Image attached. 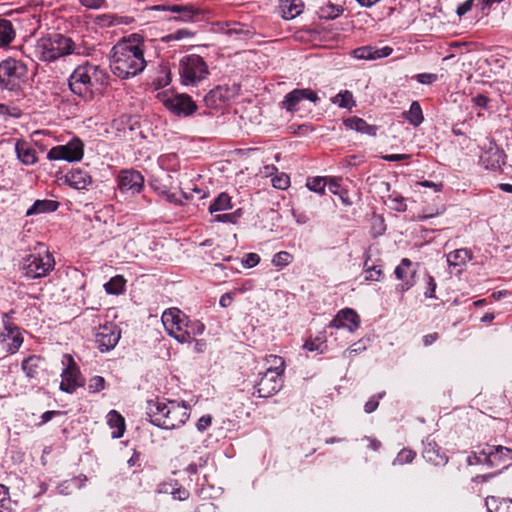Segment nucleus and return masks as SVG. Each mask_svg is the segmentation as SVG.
I'll use <instances>...</instances> for the list:
<instances>
[{
    "label": "nucleus",
    "mask_w": 512,
    "mask_h": 512,
    "mask_svg": "<svg viewBox=\"0 0 512 512\" xmlns=\"http://www.w3.org/2000/svg\"><path fill=\"white\" fill-rule=\"evenodd\" d=\"M260 262V256L257 253H247L243 256L241 263L245 268H253Z\"/></svg>",
    "instance_id": "obj_54"
},
{
    "label": "nucleus",
    "mask_w": 512,
    "mask_h": 512,
    "mask_svg": "<svg viewBox=\"0 0 512 512\" xmlns=\"http://www.w3.org/2000/svg\"><path fill=\"white\" fill-rule=\"evenodd\" d=\"M218 32L226 34L230 39L235 41H245L250 39L254 31L249 25L239 22L219 21L215 23Z\"/></svg>",
    "instance_id": "obj_17"
},
{
    "label": "nucleus",
    "mask_w": 512,
    "mask_h": 512,
    "mask_svg": "<svg viewBox=\"0 0 512 512\" xmlns=\"http://www.w3.org/2000/svg\"><path fill=\"white\" fill-rule=\"evenodd\" d=\"M65 366L61 372L60 390L66 393H73L77 388L83 386L84 380L81 377L79 367L75 363L73 357L65 354L62 359Z\"/></svg>",
    "instance_id": "obj_14"
},
{
    "label": "nucleus",
    "mask_w": 512,
    "mask_h": 512,
    "mask_svg": "<svg viewBox=\"0 0 512 512\" xmlns=\"http://www.w3.org/2000/svg\"><path fill=\"white\" fill-rule=\"evenodd\" d=\"M416 456V453L411 450L404 448L402 449L396 456V458L393 461V465H403L407 463H411Z\"/></svg>",
    "instance_id": "obj_48"
},
{
    "label": "nucleus",
    "mask_w": 512,
    "mask_h": 512,
    "mask_svg": "<svg viewBox=\"0 0 512 512\" xmlns=\"http://www.w3.org/2000/svg\"><path fill=\"white\" fill-rule=\"evenodd\" d=\"M393 49L389 46L381 48L372 46H362L354 49L352 55L356 59L360 60H377L388 57L392 54Z\"/></svg>",
    "instance_id": "obj_24"
},
{
    "label": "nucleus",
    "mask_w": 512,
    "mask_h": 512,
    "mask_svg": "<svg viewBox=\"0 0 512 512\" xmlns=\"http://www.w3.org/2000/svg\"><path fill=\"white\" fill-rule=\"evenodd\" d=\"M160 69H161V75L158 76L157 78H155L153 81L156 88L165 87L171 81L170 70H169L168 66L161 65Z\"/></svg>",
    "instance_id": "obj_50"
},
{
    "label": "nucleus",
    "mask_w": 512,
    "mask_h": 512,
    "mask_svg": "<svg viewBox=\"0 0 512 512\" xmlns=\"http://www.w3.org/2000/svg\"><path fill=\"white\" fill-rule=\"evenodd\" d=\"M54 267L55 259L44 247L27 255L21 265L23 273L30 279L46 277Z\"/></svg>",
    "instance_id": "obj_8"
},
{
    "label": "nucleus",
    "mask_w": 512,
    "mask_h": 512,
    "mask_svg": "<svg viewBox=\"0 0 512 512\" xmlns=\"http://www.w3.org/2000/svg\"><path fill=\"white\" fill-rule=\"evenodd\" d=\"M415 79L420 84H432L437 81L438 76L434 73H420L415 76Z\"/></svg>",
    "instance_id": "obj_58"
},
{
    "label": "nucleus",
    "mask_w": 512,
    "mask_h": 512,
    "mask_svg": "<svg viewBox=\"0 0 512 512\" xmlns=\"http://www.w3.org/2000/svg\"><path fill=\"white\" fill-rule=\"evenodd\" d=\"M385 203L390 209L397 212H404L407 209L405 199L397 192L390 194Z\"/></svg>",
    "instance_id": "obj_42"
},
{
    "label": "nucleus",
    "mask_w": 512,
    "mask_h": 512,
    "mask_svg": "<svg viewBox=\"0 0 512 512\" xmlns=\"http://www.w3.org/2000/svg\"><path fill=\"white\" fill-rule=\"evenodd\" d=\"M403 117L414 127L419 126L424 121L422 108L418 101H413L408 111L403 112Z\"/></svg>",
    "instance_id": "obj_33"
},
{
    "label": "nucleus",
    "mask_w": 512,
    "mask_h": 512,
    "mask_svg": "<svg viewBox=\"0 0 512 512\" xmlns=\"http://www.w3.org/2000/svg\"><path fill=\"white\" fill-rule=\"evenodd\" d=\"M474 1L475 0H466L462 4L458 5V7L456 9V14L459 17H462V16L466 15L468 12L471 11V9H472V7L474 5Z\"/></svg>",
    "instance_id": "obj_59"
},
{
    "label": "nucleus",
    "mask_w": 512,
    "mask_h": 512,
    "mask_svg": "<svg viewBox=\"0 0 512 512\" xmlns=\"http://www.w3.org/2000/svg\"><path fill=\"white\" fill-rule=\"evenodd\" d=\"M480 163L485 169L499 170L505 163V154L494 141H491L481 153Z\"/></svg>",
    "instance_id": "obj_19"
},
{
    "label": "nucleus",
    "mask_w": 512,
    "mask_h": 512,
    "mask_svg": "<svg viewBox=\"0 0 512 512\" xmlns=\"http://www.w3.org/2000/svg\"><path fill=\"white\" fill-rule=\"evenodd\" d=\"M106 418L109 427L113 429L112 438H121L125 431V420L123 416L116 410H111L108 412Z\"/></svg>",
    "instance_id": "obj_27"
},
{
    "label": "nucleus",
    "mask_w": 512,
    "mask_h": 512,
    "mask_svg": "<svg viewBox=\"0 0 512 512\" xmlns=\"http://www.w3.org/2000/svg\"><path fill=\"white\" fill-rule=\"evenodd\" d=\"M346 128L354 130L358 133L365 134L371 137L376 136L378 132V126L367 123L364 119L353 116L343 121Z\"/></svg>",
    "instance_id": "obj_26"
},
{
    "label": "nucleus",
    "mask_w": 512,
    "mask_h": 512,
    "mask_svg": "<svg viewBox=\"0 0 512 512\" xmlns=\"http://www.w3.org/2000/svg\"><path fill=\"white\" fill-rule=\"evenodd\" d=\"M117 185L122 193H139L144 186L143 175L134 169L121 170L117 175Z\"/></svg>",
    "instance_id": "obj_16"
},
{
    "label": "nucleus",
    "mask_w": 512,
    "mask_h": 512,
    "mask_svg": "<svg viewBox=\"0 0 512 512\" xmlns=\"http://www.w3.org/2000/svg\"><path fill=\"white\" fill-rule=\"evenodd\" d=\"M292 261L293 255L287 251L277 252L272 258L273 266L279 270L291 264Z\"/></svg>",
    "instance_id": "obj_45"
},
{
    "label": "nucleus",
    "mask_w": 512,
    "mask_h": 512,
    "mask_svg": "<svg viewBox=\"0 0 512 512\" xmlns=\"http://www.w3.org/2000/svg\"><path fill=\"white\" fill-rule=\"evenodd\" d=\"M158 165L162 170L176 172L180 168L178 155L175 153L163 154L158 158Z\"/></svg>",
    "instance_id": "obj_36"
},
{
    "label": "nucleus",
    "mask_w": 512,
    "mask_h": 512,
    "mask_svg": "<svg viewBox=\"0 0 512 512\" xmlns=\"http://www.w3.org/2000/svg\"><path fill=\"white\" fill-rule=\"evenodd\" d=\"M232 208L231 197L229 194L222 192L209 206V212L211 214L220 211H226Z\"/></svg>",
    "instance_id": "obj_38"
},
{
    "label": "nucleus",
    "mask_w": 512,
    "mask_h": 512,
    "mask_svg": "<svg viewBox=\"0 0 512 512\" xmlns=\"http://www.w3.org/2000/svg\"><path fill=\"white\" fill-rule=\"evenodd\" d=\"M395 277L401 281L396 287L397 291L405 292L415 285V271L412 270V262L408 258H403L400 264L395 268Z\"/></svg>",
    "instance_id": "obj_21"
},
{
    "label": "nucleus",
    "mask_w": 512,
    "mask_h": 512,
    "mask_svg": "<svg viewBox=\"0 0 512 512\" xmlns=\"http://www.w3.org/2000/svg\"><path fill=\"white\" fill-rule=\"evenodd\" d=\"M60 414H61L60 411H54V410L44 412L40 416V422L37 424V426H42V425L48 423L49 421H51L53 419V417L60 415Z\"/></svg>",
    "instance_id": "obj_61"
},
{
    "label": "nucleus",
    "mask_w": 512,
    "mask_h": 512,
    "mask_svg": "<svg viewBox=\"0 0 512 512\" xmlns=\"http://www.w3.org/2000/svg\"><path fill=\"white\" fill-rule=\"evenodd\" d=\"M212 424V416L209 415V414H206V415H203L201 416L197 423H196V429L203 433L204 431H206Z\"/></svg>",
    "instance_id": "obj_57"
},
{
    "label": "nucleus",
    "mask_w": 512,
    "mask_h": 512,
    "mask_svg": "<svg viewBox=\"0 0 512 512\" xmlns=\"http://www.w3.org/2000/svg\"><path fill=\"white\" fill-rule=\"evenodd\" d=\"M105 379L102 376H93L88 382V391L98 393L105 388Z\"/></svg>",
    "instance_id": "obj_52"
},
{
    "label": "nucleus",
    "mask_w": 512,
    "mask_h": 512,
    "mask_svg": "<svg viewBox=\"0 0 512 512\" xmlns=\"http://www.w3.org/2000/svg\"><path fill=\"white\" fill-rule=\"evenodd\" d=\"M205 331V325L199 320H190L186 316V327L184 332L188 334V343L195 340L196 336L202 335Z\"/></svg>",
    "instance_id": "obj_41"
},
{
    "label": "nucleus",
    "mask_w": 512,
    "mask_h": 512,
    "mask_svg": "<svg viewBox=\"0 0 512 512\" xmlns=\"http://www.w3.org/2000/svg\"><path fill=\"white\" fill-rule=\"evenodd\" d=\"M161 320L168 335L179 343H188V334L184 332L186 315L182 311L170 308L163 312Z\"/></svg>",
    "instance_id": "obj_11"
},
{
    "label": "nucleus",
    "mask_w": 512,
    "mask_h": 512,
    "mask_svg": "<svg viewBox=\"0 0 512 512\" xmlns=\"http://www.w3.org/2000/svg\"><path fill=\"white\" fill-rule=\"evenodd\" d=\"M327 186V181L324 177H313L309 178L306 183V187L315 193L323 195L325 193V187Z\"/></svg>",
    "instance_id": "obj_47"
},
{
    "label": "nucleus",
    "mask_w": 512,
    "mask_h": 512,
    "mask_svg": "<svg viewBox=\"0 0 512 512\" xmlns=\"http://www.w3.org/2000/svg\"><path fill=\"white\" fill-rule=\"evenodd\" d=\"M75 43L62 34H52L37 40L34 53L39 60L52 62L74 52Z\"/></svg>",
    "instance_id": "obj_5"
},
{
    "label": "nucleus",
    "mask_w": 512,
    "mask_h": 512,
    "mask_svg": "<svg viewBox=\"0 0 512 512\" xmlns=\"http://www.w3.org/2000/svg\"><path fill=\"white\" fill-rule=\"evenodd\" d=\"M333 103L338 105L340 108L350 109L355 106L353 95L350 91L345 90L339 92L333 99Z\"/></svg>",
    "instance_id": "obj_43"
},
{
    "label": "nucleus",
    "mask_w": 512,
    "mask_h": 512,
    "mask_svg": "<svg viewBox=\"0 0 512 512\" xmlns=\"http://www.w3.org/2000/svg\"><path fill=\"white\" fill-rule=\"evenodd\" d=\"M15 153L17 159L23 165L31 166L37 163L38 161L35 149L32 148L31 145L24 140H18L15 143Z\"/></svg>",
    "instance_id": "obj_25"
},
{
    "label": "nucleus",
    "mask_w": 512,
    "mask_h": 512,
    "mask_svg": "<svg viewBox=\"0 0 512 512\" xmlns=\"http://www.w3.org/2000/svg\"><path fill=\"white\" fill-rule=\"evenodd\" d=\"M79 2L85 8L93 10L100 9L105 4V0H79Z\"/></svg>",
    "instance_id": "obj_60"
},
{
    "label": "nucleus",
    "mask_w": 512,
    "mask_h": 512,
    "mask_svg": "<svg viewBox=\"0 0 512 512\" xmlns=\"http://www.w3.org/2000/svg\"><path fill=\"white\" fill-rule=\"evenodd\" d=\"M467 462L469 465H485L500 472L512 465V450L500 445L486 444L469 455Z\"/></svg>",
    "instance_id": "obj_6"
},
{
    "label": "nucleus",
    "mask_w": 512,
    "mask_h": 512,
    "mask_svg": "<svg viewBox=\"0 0 512 512\" xmlns=\"http://www.w3.org/2000/svg\"><path fill=\"white\" fill-rule=\"evenodd\" d=\"M385 392L379 393L377 395L372 396L364 405V410L366 413L374 412L379 405V399L384 396Z\"/></svg>",
    "instance_id": "obj_55"
},
{
    "label": "nucleus",
    "mask_w": 512,
    "mask_h": 512,
    "mask_svg": "<svg viewBox=\"0 0 512 512\" xmlns=\"http://www.w3.org/2000/svg\"><path fill=\"white\" fill-rule=\"evenodd\" d=\"M194 37V33L188 29H179L176 30L169 35L165 36L163 38V41L169 42V41H178L185 38H192Z\"/></svg>",
    "instance_id": "obj_51"
},
{
    "label": "nucleus",
    "mask_w": 512,
    "mask_h": 512,
    "mask_svg": "<svg viewBox=\"0 0 512 512\" xmlns=\"http://www.w3.org/2000/svg\"><path fill=\"white\" fill-rule=\"evenodd\" d=\"M84 155V143L78 137H73L67 144L52 147L47 153L50 161L78 162Z\"/></svg>",
    "instance_id": "obj_12"
},
{
    "label": "nucleus",
    "mask_w": 512,
    "mask_h": 512,
    "mask_svg": "<svg viewBox=\"0 0 512 512\" xmlns=\"http://www.w3.org/2000/svg\"><path fill=\"white\" fill-rule=\"evenodd\" d=\"M472 102L474 106L486 109L489 103V98L486 97L485 95L479 94L472 98Z\"/></svg>",
    "instance_id": "obj_62"
},
{
    "label": "nucleus",
    "mask_w": 512,
    "mask_h": 512,
    "mask_svg": "<svg viewBox=\"0 0 512 512\" xmlns=\"http://www.w3.org/2000/svg\"><path fill=\"white\" fill-rule=\"evenodd\" d=\"M64 182L71 188L83 190L92 184V177L85 169L75 168L64 175Z\"/></svg>",
    "instance_id": "obj_22"
},
{
    "label": "nucleus",
    "mask_w": 512,
    "mask_h": 512,
    "mask_svg": "<svg viewBox=\"0 0 512 512\" xmlns=\"http://www.w3.org/2000/svg\"><path fill=\"white\" fill-rule=\"evenodd\" d=\"M146 415L151 424L173 430L183 426L190 418V406L183 400L155 398L146 402Z\"/></svg>",
    "instance_id": "obj_2"
},
{
    "label": "nucleus",
    "mask_w": 512,
    "mask_h": 512,
    "mask_svg": "<svg viewBox=\"0 0 512 512\" xmlns=\"http://www.w3.org/2000/svg\"><path fill=\"white\" fill-rule=\"evenodd\" d=\"M272 186L279 190H286L290 186V177L284 173H277L274 177L271 179Z\"/></svg>",
    "instance_id": "obj_49"
},
{
    "label": "nucleus",
    "mask_w": 512,
    "mask_h": 512,
    "mask_svg": "<svg viewBox=\"0 0 512 512\" xmlns=\"http://www.w3.org/2000/svg\"><path fill=\"white\" fill-rule=\"evenodd\" d=\"M125 287L126 279L122 275H116L104 284V290L109 295L123 294Z\"/></svg>",
    "instance_id": "obj_34"
},
{
    "label": "nucleus",
    "mask_w": 512,
    "mask_h": 512,
    "mask_svg": "<svg viewBox=\"0 0 512 512\" xmlns=\"http://www.w3.org/2000/svg\"><path fill=\"white\" fill-rule=\"evenodd\" d=\"M383 276V271L380 265H372L365 273L366 281H379Z\"/></svg>",
    "instance_id": "obj_53"
},
{
    "label": "nucleus",
    "mask_w": 512,
    "mask_h": 512,
    "mask_svg": "<svg viewBox=\"0 0 512 512\" xmlns=\"http://www.w3.org/2000/svg\"><path fill=\"white\" fill-rule=\"evenodd\" d=\"M488 512H512V499L489 496L485 500Z\"/></svg>",
    "instance_id": "obj_30"
},
{
    "label": "nucleus",
    "mask_w": 512,
    "mask_h": 512,
    "mask_svg": "<svg viewBox=\"0 0 512 512\" xmlns=\"http://www.w3.org/2000/svg\"><path fill=\"white\" fill-rule=\"evenodd\" d=\"M282 17L291 20L300 15L303 11L301 0H285L281 4Z\"/></svg>",
    "instance_id": "obj_32"
},
{
    "label": "nucleus",
    "mask_w": 512,
    "mask_h": 512,
    "mask_svg": "<svg viewBox=\"0 0 512 512\" xmlns=\"http://www.w3.org/2000/svg\"><path fill=\"white\" fill-rule=\"evenodd\" d=\"M423 445V457L426 461L434 465H444L447 463L448 457L431 437H427L423 441Z\"/></svg>",
    "instance_id": "obj_23"
},
{
    "label": "nucleus",
    "mask_w": 512,
    "mask_h": 512,
    "mask_svg": "<svg viewBox=\"0 0 512 512\" xmlns=\"http://www.w3.org/2000/svg\"><path fill=\"white\" fill-rule=\"evenodd\" d=\"M302 100H309L310 102L316 103L319 101V97L317 93L311 89H294L284 97L282 106L287 111L294 112L297 110V106Z\"/></svg>",
    "instance_id": "obj_20"
},
{
    "label": "nucleus",
    "mask_w": 512,
    "mask_h": 512,
    "mask_svg": "<svg viewBox=\"0 0 512 512\" xmlns=\"http://www.w3.org/2000/svg\"><path fill=\"white\" fill-rule=\"evenodd\" d=\"M343 13V8L340 5L328 2L322 5L318 10V15L321 19L333 20Z\"/></svg>",
    "instance_id": "obj_39"
},
{
    "label": "nucleus",
    "mask_w": 512,
    "mask_h": 512,
    "mask_svg": "<svg viewBox=\"0 0 512 512\" xmlns=\"http://www.w3.org/2000/svg\"><path fill=\"white\" fill-rule=\"evenodd\" d=\"M144 48L143 38L138 34L119 40L111 50L112 73L120 79H129L143 72L147 66Z\"/></svg>",
    "instance_id": "obj_1"
},
{
    "label": "nucleus",
    "mask_w": 512,
    "mask_h": 512,
    "mask_svg": "<svg viewBox=\"0 0 512 512\" xmlns=\"http://www.w3.org/2000/svg\"><path fill=\"white\" fill-rule=\"evenodd\" d=\"M2 323L4 329L0 332V349L6 354H14L22 346L23 336L7 314H3Z\"/></svg>",
    "instance_id": "obj_13"
},
{
    "label": "nucleus",
    "mask_w": 512,
    "mask_h": 512,
    "mask_svg": "<svg viewBox=\"0 0 512 512\" xmlns=\"http://www.w3.org/2000/svg\"><path fill=\"white\" fill-rule=\"evenodd\" d=\"M426 285H427V288H426V291L424 292L425 297L426 298H436L435 292H436L437 284H436L434 277L431 276L430 274H428L426 276Z\"/></svg>",
    "instance_id": "obj_56"
},
{
    "label": "nucleus",
    "mask_w": 512,
    "mask_h": 512,
    "mask_svg": "<svg viewBox=\"0 0 512 512\" xmlns=\"http://www.w3.org/2000/svg\"><path fill=\"white\" fill-rule=\"evenodd\" d=\"M42 358L38 355H31L22 361V370L29 378H34L38 374Z\"/></svg>",
    "instance_id": "obj_35"
},
{
    "label": "nucleus",
    "mask_w": 512,
    "mask_h": 512,
    "mask_svg": "<svg viewBox=\"0 0 512 512\" xmlns=\"http://www.w3.org/2000/svg\"><path fill=\"white\" fill-rule=\"evenodd\" d=\"M208 73V66L199 55H185L179 61V74L184 85H196L205 79Z\"/></svg>",
    "instance_id": "obj_9"
},
{
    "label": "nucleus",
    "mask_w": 512,
    "mask_h": 512,
    "mask_svg": "<svg viewBox=\"0 0 512 512\" xmlns=\"http://www.w3.org/2000/svg\"><path fill=\"white\" fill-rule=\"evenodd\" d=\"M164 106L177 116H190L197 110V105L193 99L186 94H159Z\"/></svg>",
    "instance_id": "obj_15"
},
{
    "label": "nucleus",
    "mask_w": 512,
    "mask_h": 512,
    "mask_svg": "<svg viewBox=\"0 0 512 512\" xmlns=\"http://www.w3.org/2000/svg\"><path fill=\"white\" fill-rule=\"evenodd\" d=\"M113 126L116 130L115 137L119 140L130 141L133 140L132 134L134 128L129 123V120L122 117L113 122Z\"/></svg>",
    "instance_id": "obj_31"
},
{
    "label": "nucleus",
    "mask_w": 512,
    "mask_h": 512,
    "mask_svg": "<svg viewBox=\"0 0 512 512\" xmlns=\"http://www.w3.org/2000/svg\"><path fill=\"white\" fill-rule=\"evenodd\" d=\"M201 14V11L192 5H184L182 12H180L179 16L175 17V21L181 22H190L194 21L196 17Z\"/></svg>",
    "instance_id": "obj_44"
},
{
    "label": "nucleus",
    "mask_w": 512,
    "mask_h": 512,
    "mask_svg": "<svg viewBox=\"0 0 512 512\" xmlns=\"http://www.w3.org/2000/svg\"><path fill=\"white\" fill-rule=\"evenodd\" d=\"M82 316L86 321H91L93 324L96 323V319L99 320V314L94 308H86ZM120 336L121 331L118 326L113 322L105 321L103 324L99 323L95 333V342L101 352H108L114 349L119 342Z\"/></svg>",
    "instance_id": "obj_7"
},
{
    "label": "nucleus",
    "mask_w": 512,
    "mask_h": 512,
    "mask_svg": "<svg viewBox=\"0 0 512 512\" xmlns=\"http://www.w3.org/2000/svg\"><path fill=\"white\" fill-rule=\"evenodd\" d=\"M472 259L469 249L460 248L447 255V263L450 267H463Z\"/></svg>",
    "instance_id": "obj_29"
},
{
    "label": "nucleus",
    "mask_w": 512,
    "mask_h": 512,
    "mask_svg": "<svg viewBox=\"0 0 512 512\" xmlns=\"http://www.w3.org/2000/svg\"><path fill=\"white\" fill-rule=\"evenodd\" d=\"M410 156L408 154H386L381 156L384 161L388 162H396L408 159Z\"/></svg>",
    "instance_id": "obj_63"
},
{
    "label": "nucleus",
    "mask_w": 512,
    "mask_h": 512,
    "mask_svg": "<svg viewBox=\"0 0 512 512\" xmlns=\"http://www.w3.org/2000/svg\"><path fill=\"white\" fill-rule=\"evenodd\" d=\"M59 203L54 200L43 199L36 200L33 205L27 209L26 216L38 215L54 212L58 209Z\"/></svg>",
    "instance_id": "obj_28"
},
{
    "label": "nucleus",
    "mask_w": 512,
    "mask_h": 512,
    "mask_svg": "<svg viewBox=\"0 0 512 512\" xmlns=\"http://www.w3.org/2000/svg\"><path fill=\"white\" fill-rule=\"evenodd\" d=\"M106 73L93 64L79 65L69 77V88L77 96L88 100L93 97L94 89L104 84Z\"/></svg>",
    "instance_id": "obj_4"
},
{
    "label": "nucleus",
    "mask_w": 512,
    "mask_h": 512,
    "mask_svg": "<svg viewBox=\"0 0 512 512\" xmlns=\"http://www.w3.org/2000/svg\"><path fill=\"white\" fill-rule=\"evenodd\" d=\"M0 512H14L13 502L6 486L0 485Z\"/></svg>",
    "instance_id": "obj_46"
},
{
    "label": "nucleus",
    "mask_w": 512,
    "mask_h": 512,
    "mask_svg": "<svg viewBox=\"0 0 512 512\" xmlns=\"http://www.w3.org/2000/svg\"><path fill=\"white\" fill-rule=\"evenodd\" d=\"M360 316L352 308H344L337 312L329 326L335 329H347L353 333L360 327Z\"/></svg>",
    "instance_id": "obj_18"
},
{
    "label": "nucleus",
    "mask_w": 512,
    "mask_h": 512,
    "mask_svg": "<svg viewBox=\"0 0 512 512\" xmlns=\"http://www.w3.org/2000/svg\"><path fill=\"white\" fill-rule=\"evenodd\" d=\"M15 38V30L11 21L0 19V47L9 45Z\"/></svg>",
    "instance_id": "obj_37"
},
{
    "label": "nucleus",
    "mask_w": 512,
    "mask_h": 512,
    "mask_svg": "<svg viewBox=\"0 0 512 512\" xmlns=\"http://www.w3.org/2000/svg\"><path fill=\"white\" fill-rule=\"evenodd\" d=\"M132 22L133 18L129 16L105 14L99 17V23L103 26L129 25Z\"/></svg>",
    "instance_id": "obj_40"
},
{
    "label": "nucleus",
    "mask_w": 512,
    "mask_h": 512,
    "mask_svg": "<svg viewBox=\"0 0 512 512\" xmlns=\"http://www.w3.org/2000/svg\"><path fill=\"white\" fill-rule=\"evenodd\" d=\"M27 75V66L18 60L7 59L0 63V86L13 91L21 87Z\"/></svg>",
    "instance_id": "obj_10"
},
{
    "label": "nucleus",
    "mask_w": 512,
    "mask_h": 512,
    "mask_svg": "<svg viewBox=\"0 0 512 512\" xmlns=\"http://www.w3.org/2000/svg\"><path fill=\"white\" fill-rule=\"evenodd\" d=\"M285 363L282 357L277 355H268L264 358L263 369L252 381L254 394L259 398L272 397L278 393L283 386V373Z\"/></svg>",
    "instance_id": "obj_3"
},
{
    "label": "nucleus",
    "mask_w": 512,
    "mask_h": 512,
    "mask_svg": "<svg viewBox=\"0 0 512 512\" xmlns=\"http://www.w3.org/2000/svg\"><path fill=\"white\" fill-rule=\"evenodd\" d=\"M327 186H328V189L329 191L332 193V194H340V192L343 190L338 182V180L334 179V178H331L329 180V182H327Z\"/></svg>",
    "instance_id": "obj_64"
}]
</instances>
